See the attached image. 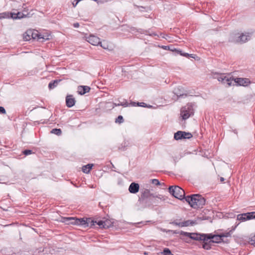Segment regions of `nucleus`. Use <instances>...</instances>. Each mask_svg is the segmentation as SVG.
<instances>
[{
  "label": "nucleus",
  "mask_w": 255,
  "mask_h": 255,
  "mask_svg": "<svg viewBox=\"0 0 255 255\" xmlns=\"http://www.w3.org/2000/svg\"><path fill=\"white\" fill-rule=\"evenodd\" d=\"M193 106L191 103L187 104L181 109L180 116L184 120L188 119L191 115H193Z\"/></svg>",
  "instance_id": "3"
},
{
  "label": "nucleus",
  "mask_w": 255,
  "mask_h": 255,
  "mask_svg": "<svg viewBox=\"0 0 255 255\" xmlns=\"http://www.w3.org/2000/svg\"><path fill=\"white\" fill-rule=\"evenodd\" d=\"M23 17V14L21 12H17V13H13L12 14V17L14 19H20Z\"/></svg>",
  "instance_id": "25"
},
{
  "label": "nucleus",
  "mask_w": 255,
  "mask_h": 255,
  "mask_svg": "<svg viewBox=\"0 0 255 255\" xmlns=\"http://www.w3.org/2000/svg\"><path fill=\"white\" fill-rule=\"evenodd\" d=\"M72 4L74 7H76L78 3H76V1L75 0Z\"/></svg>",
  "instance_id": "41"
},
{
  "label": "nucleus",
  "mask_w": 255,
  "mask_h": 255,
  "mask_svg": "<svg viewBox=\"0 0 255 255\" xmlns=\"http://www.w3.org/2000/svg\"><path fill=\"white\" fill-rule=\"evenodd\" d=\"M76 100L71 95H67L66 97V104L68 108L74 106L75 104Z\"/></svg>",
  "instance_id": "14"
},
{
  "label": "nucleus",
  "mask_w": 255,
  "mask_h": 255,
  "mask_svg": "<svg viewBox=\"0 0 255 255\" xmlns=\"http://www.w3.org/2000/svg\"><path fill=\"white\" fill-rule=\"evenodd\" d=\"M0 113H1V114H5L6 113L5 110L2 107H0Z\"/></svg>",
  "instance_id": "37"
},
{
  "label": "nucleus",
  "mask_w": 255,
  "mask_h": 255,
  "mask_svg": "<svg viewBox=\"0 0 255 255\" xmlns=\"http://www.w3.org/2000/svg\"><path fill=\"white\" fill-rule=\"evenodd\" d=\"M207 241L208 240L212 239L210 241V242L220 243L223 241V239H222V236L220 235H212V234H206Z\"/></svg>",
  "instance_id": "10"
},
{
  "label": "nucleus",
  "mask_w": 255,
  "mask_h": 255,
  "mask_svg": "<svg viewBox=\"0 0 255 255\" xmlns=\"http://www.w3.org/2000/svg\"><path fill=\"white\" fill-rule=\"evenodd\" d=\"M25 35L24 34V39L25 40L27 41L29 40L30 38V35H31L33 39H35L36 38H37L38 39H43L44 40H47L49 39V36L50 35H47L46 36H44L42 34H38L37 31L36 32H32L31 31H28L25 33Z\"/></svg>",
  "instance_id": "7"
},
{
  "label": "nucleus",
  "mask_w": 255,
  "mask_h": 255,
  "mask_svg": "<svg viewBox=\"0 0 255 255\" xmlns=\"http://www.w3.org/2000/svg\"><path fill=\"white\" fill-rule=\"evenodd\" d=\"M192 137V134L190 132L183 131H178L174 135V138L176 140L190 139Z\"/></svg>",
  "instance_id": "9"
},
{
  "label": "nucleus",
  "mask_w": 255,
  "mask_h": 255,
  "mask_svg": "<svg viewBox=\"0 0 255 255\" xmlns=\"http://www.w3.org/2000/svg\"><path fill=\"white\" fill-rule=\"evenodd\" d=\"M93 166V164H88L82 167V171L84 173H89Z\"/></svg>",
  "instance_id": "20"
},
{
  "label": "nucleus",
  "mask_w": 255,
  "mask_h": 255,
  "mask_svg": "<svg viewBox=\"0 0 255 255\" xmlns=\"http://www.w3.org/2000/svg\"><path fill=\"white\" fill-rule=\"evenodd\" d=\"M172 51H175L177 52V53H179L180 55H181V54H183V52L181 50H177L176 49H172L171 50Z\"/></svg>",
  "instance_id": "38"
},
{
  "label": "nucleus",
  "mask_w": 255,
  "mask_h": 255,
  "mask_svg": "<svg viewBox=\"0 0 255 255\" xmlns=\"http://www.w3.org/2000/svg\"><path fill=\"white\" fill-rule=\"evenodd\" d=\"M139 186L138 184L132 182L129 186L128 190L131 193L135 194L138 192Z\"/></svg>",
  "instance_id": "15"
},
{
  "label": "nucleus",
  "mask_w": 255,
  "mask_h": 255,
  "mask_svg": "<svg viewBox=\"0 0 255 255\" xmlns=\"http://www.w3.org/2000/svg\"><path fill=\"white\" fill-rule=\"evenodd\" d=\"M87 41L92 45L95 46L99 45L101 43L100 38L94 35H91L87 37Z\"/></svg>",
  "instance_id": "12"
},
{
  "label": "nucleus",
  "mask_w": 255,
  "mask_h": 255,
  "mask_svg": "<svg viewBox=\"0 0 255 255\" xmlns=\"http://www.w3.org/2000/svg\"><path fill=\"white\" fill-rule=\"evenodd\" d=\"M246 213L239 214L237 216V220L241 222H244L246 220H248V219H246Z\"/></svg>",
  "instance_id": "22"
},
{
  "label": "nucleus",
  "mask_w": 255,
  "mask_h": 255,
  "mask_svg": "<svg viewBox=\"0 0 255 255\" xmlns=\"http://www.w3.org/2000/svg\"><path fill=\"white\" fill-rule=\"evenodd\" d=\"M177 90H179V88H178L177 89H175L174 92L175 94H176L178 97H180V96H182L184 95L183 94L178 93L177 91Z\"/></svg>",
  "instance_id": "36"
},
{
  "label": "nucleus",
  "mask_w": 255,
  "mask_h": 255,
  "mask_svg": "<svg viewBox=\"0 0 255 255\" xmlns=\"http://www.w3.org/2000/svg\"><path fill=\"white\" fill-rule=\"evenodd\" d=\"M206 242V241H204V243L202 245V248L205 250H209L211 248L210 244L211 242H210V241L208 243Z\"/></svg>",
  "instance_id": "24"
},
{
  "label": "nucleus",
  "mask_w": 255,
  "mask_h": 255,
  "mask_svg": "<svg viewBox=\"0 0 255 255\" xmlns=\"http://www.w3.org/2000/svg\"><path fill=\"white\" fill-rule=\"evenodd\" d=\"M232 234V231L231 230L229 232H225L224 233L220 234V236H222V239H223L224 237H231Z\"/></svg>",
  "instance_id": "26"
},
{
  "label": "nucleus",
  "mask_w": 255,
  "mask_h": 255,
  "mask_svg": "<svg viewBox=\"0 0 255 255\" xmlns=\"http://www.w3.org/2000/svg\"><path fill=\"white\" fill-rule=\"evenodd\" d=\"M116 106H124L125 107H126L128 106V103L127 102L125 101L124 102H122V103H121L120 104H115Z\"/></svg>",
  "instance_id": "33"
},
{
  "label": "nucleus",
  "mask_w": 255,
  "mask_h": 255,
  "mask_svg": "<svg viewBox=\"0 0 255 255\" xmlns=\"http://www.w3.org/2000/svg\"><path fill=\"white\" fill-rule=\"evenodd\" d=\"M215 78L224 85H227L228 87L231 86L233 81H234L235 79L232 76L225 74H217Z\"/></svg>",
  "instance_id": "5"
},
{
  "label": "nucleus",
  "mask_w": 255,
  "mask_h": 255,
  "mask_svg": "<svg viewBox=\"0 0 255 255\" xmlns=\"http://www.w3.org/2000/svg\"><path fill=\"white\" fill-rule=\"evenodd\" d=\"M246 215V219H247L248 220L255 219V212L247 213Z\"/></svg>",
  "instance_id": "23"
},
{
  "label": "nucleus",
  "mask_w": 255,
  "mask_h": 255,
  "mask_svg": "<svg viewBox=\"0 0 255 255\" xmlns=\"http://www.w3.org/2000/svg\"><path fill=\"white\" fill-rule=\"evenodd\" d=\"M51 132L56 135H60L61 134V130L60 128H54L51 131Z\"/></svg>",
  "instance_id": "27"
},
{
  "label": "nucleus",
  "mask_w": 255,
  "mask_h": 255,
  "mask_svg": "<svg viewBox=\"0 0 255 255\" xmlns=\"http://www.w3.org/2000/svg\"><path fill=\"white\" fill-rule=\"evenodd\" d=\"M249 33H235L231 35V41L236 43H244L250 39Z\"/></svg>",
  "instance_id": "4"
},
{
  "label": "nucleus",
  "mask_w": 255,
  "mask_h": 255,
  "mask_svg": "<svg viewBox=\"0 0 255 255\" xmlns=\"http://www.w3.org/2000/svg\"><path fill=\"white\" fill-rule=\"evenodd\" d=\"M196 222L195 221H191V220H187L183 222H181L178 224L176 223V225H178V226L180 227H187L190 225H193L195 224Z\"/></svg>",
  "instance_id": "19"
},
{
  "label": "nucleus",
  "mask_w": 255,
  "mask_h": 255,
  "mask_svg": "<svg viewBox=\"0 0 255 255\" xmlns=\"http://www.w3.org/2000/svg\"><path fill=\"white\" fill-rule=\"evenodd\" d=\"M151 181L152 184H155L156 185H159L160 184L159 180L156 179H151Z\"/></svg>",
  "instance_id": "32"
},
{
  "label": "nucleus",
  "mask_w": 255,
  "mask_h": 255,
  "mask_svg": "<svg viewBox=\"0 0 255 255\" xmlns=\"http://www.w3.org/2000/svg\"><path fill=\"white\" fill-rule=\"evenodd\" d=\"M182 56H185V57H190L192 58H194V55L193 54H189L187 53H183V54H181Z\"/></svg>",
  "instance_id": "34"
},
{
  "label": "nucleus",
  "mask_w": 255,
  "mask_h": 255,
  "mask_svg": "<svg viewBox=\"0 0 255 255\" xmlns=\"http://www.w3.org/2000/svg\"><path fill=\"white\" fill-rule=\"evenodd\" d=\"M185 201L193 208L202 207L205 204V199L199 194H193L185 198Z\"/></svg>",
  "instance_id": "1"
},
{
  "label": "nucleus",
  "mask_w": 255,
  "mask_h": 255,
  "mask_svg": "<svg viewBox=\"0 0 255 255\" xmlns=\"http://www.w3.org/2000/svg\"><path fill=\"white\" fill-rule=\"evenodd\" d=\"M90 222H91L90 219H87L86 220H85L83 218L78 219L75 218L73 221L74 225H83L85 227L88 226Z\"/></svg>",
  "instance_id": "13"
},
{
  "label": "nucleus",
  "mask_w": 255,
  "mask_h": 255,
  "mask_svg": "<svg viewBox=\"0 0 255 255\" xmlns=\"http://www.w3.org/2000/svg\"><path fill=\"white\" fill-rule=\"evenodd\" d=\"M234 82L238 86H247L250 83L251 81L248 78H237L234 79Z\"/></svg>",
  "instance_id": "11"
},
{
  "label": "nucleus",
  "mask_w": 255,
  "mask_h": 255,
  "mask_svg": "<svg viewBox=\"0 0 255 255\" xmlns=\"http://www.w3.org/2000/svg\"><path fill=\"white\" fill-rule=\"evenodd\" d=\"M23 153L25 155H28L31 154L32 153V150H25L23 152Z\"/></svg>",
  "instance_id": "35"
},
{
  "label": "nucleus",
  "mask_w": 255,
  "mask_h": 255,
  "mask_svg": "<svg viewBox=\"0 0 255 255\" xmlns=\"http://www.w3.org/2000/svg\"><path fill=\"white\" fill-rule=\"evenodd\" d=\"M181 235L188 237L194 240L207 241L206 234L182 232Z\"/></svg>",
  "instance_id": "6"
},
{
  "label": "nucleus",
  "mask_w": 255,
  "mask_h": 255,
  "mask_svg": "<svg viewBox=\"0 0 255 255\" xmlns=\"http://www.w3.org/2000/svg\"><path fill=\"white\" fill-rule=\"evenodd\" d=\"M169 192L174 197L179 200L185 199V192L178 186H171L169 187Z\"/></svg>",
  "instance_id": "2"
},
{
  "label": "nucleus",
  "mask_w": 255,
  "mask_h": 255,
  "mask_svg": "<svg viewBox=\"0 0 255 255\" xmlns=\"http://www.w3.org/2000/svg\"><path fill=\"white\" fill-rule=\"evenodd\" d=\"M60 81H61L60 80H54L52 82H50L49 83V84H48V88L50 89H52L54 88L55 87H56L57 86L58 83Z\"/></svg>",
  "instance_id": "21"
},
{
  "label": "nucleus",
  "mask_w": 255,
  "mask_h": 255,
  "mask_svg": "<svg viewBox=\"0 0 255 255\" xmlns=\"http://www.w3.org/2000/svg\"><path fill=\"white\" fill-rule=\"evenodd\" d=\"M91 226L95 225V223H96L99 226L104 228H108L109 227V221H99L98 222L94 221L91 220Z\"/></svg>",
  "instance_id": "16"
},
{
  "label": "nucleus",
  "mask_w": 255,
  "mask_h": 255,
  "mask_svg": "<svg viewBox=\"0 0 255 255\" xmlns=\"http://www.w3.org/2000/svg\"><path fill=\"white\" fill-rule=\"evenodd\" d=\"M104 49H109V45L108 43L105 41H103V42L101 41V43L99 44Z\"/></svg>",
  "instance_id": "29"
},
{
  "label": "nucleus",
  "mask_w": 255,
  "mask_h": 255,
  "mask_svg": "<svg viewBox=\"0 0 255 255\" xmlns=\"http://www.w3.org/2000/svg\"><path fill=\"white\" fill-rule=\"evenodd\" d=\"M162 254L163 255H173L170 250L168 248H165L163 252H162Z\"/></svg>",
  "instance_id": "28"
},
{
  "label": "nucleus",
  "mask_w": 255,
  "mask_h": 255,
  "mask_svg": "<svg viewBox=\"0 0 255 255\" xmlns=\"http://www.w3.org/2000/svg\"><path fill=\"white\" fill-rule=\"evenodd\" d=\"M249 243L251 245H255V235L251 236L249 238Z\"/></svg>",
  "instance_id": "30"
},
{
  "label": "nucleus",
  "mask_w": 255,
  "mask_h": 255,
  "mask_svg": "<svg viewBox=\"0 0 255 255\" xmlns=\"http://www.w3.org/2000/svg\"><path fill=\"white\" fill-rule=\"evenodd\" d=\"M153 197L154 198H158L161 200L164 201L166 198L161 195H156L151 193L149 190L144 189L141 191V195L140 199H147L150 197Z\"/></svg>",
  "instance_id": "8"
},
{
  "label": "nucleus",
  "mask_w": 255,
  "mask_h": 255,
  "mask_svg": "<svg viewBox=\"0 0 255 255\" xmlns=\"http://www.w3.org/2000/svg\"><path fill=\"white\" fill-rule=\"evenodd\" d=\"M90 90V88L87 86H79L78 87V93L79 94L83 95Z\"/></svg>",
  "instance_id": "17"
},
{
  "label": "nucleus",
  "mask_w": 255,
  "mask_h": 255,
  "mask_svg": "<svg viewBox=\"0 0 255 255\" xmlns=\"http://www.w3.org/2000/svg\"><path fill=\"white\" fill-rule=\"evenodd\" d=\"M166 46H165V47L164 48L165 49H166Z\"/></svg>",
  "instance_id": "44"
},
{
  "label": "nucleus",
  "mask_w": 255,
  "mask_h": 255,
  "mask_svg": "<svg viewBox=\"0 0 255 255\" xmlns=\"http://www.w3.org/2000/svg\"><path fill=\"white\" fill-rule=\"evenodd\" d=\"M220 180H221V181H223L224 180V178L223 177H221Z\"/></svg>",
  "instance_id": "42"
},
{
  "label": "nucleus",
  "mask_w": 255,
  "mask_h": 255,
  "mask_svg": "<svg viewBox=\"0 0 255 255\" xmlns=\"http://www.w3.org/2000/svg\"><path fill=\"white\" fill-rule=\"evenodd\" d=\"M145 105V103H137V105L139 106H142V107H145L144 105Z\"/></svg>",
  "instance_id": "40"
},
{
  "label": "nucleus",
  "mask_w": 255,
  "mask_h": 255,
  "mask_svg": "<svg viewBox=\"0 0 255 255\" xmlns=\"http://www.w3.org/2000/svg\"><path fill=\"white\" fill-rule=\"evenodd\" d=\"M124 122V119L122 116H119L116 120V123L121 124Z\"/></svg>",
  "instance_id": "31"
},
{
  "label": "nucleus",
  "mask_w": 255,
  "mask_h": 255,
  "mask_svg": "<svg viewBox=\"0 0 255 255\" xmlns=\"http://www.w3.org/2000/svg\"><path fill=\"white\" fill-rule=\"evenodd\" d=\"M74 220L75 218L73 217H62L60 221L63 223H65L66 224H71L74 225L73 221Z\"/></svg>",
  "instance_id": "18"
},
{
  "label": "nucleus",
  "mask_w": 255,
  "mask_h": 255,
  "mask_svg": "<svg viewBox=\"0 0 255 255\" xmlns=\"http://www.w3.org/2000/svg\"><path fill=\"white\" fill-rule=\"evenodd\" d=\"M90 187H91V188H95V187H94V186H93V185L91 186Z\"/></svg>",
  "instance_id": "43"
},
{
  "label": "nucleus",
  "mask_w": 255,
  "mask_h": 255,
  "mask_svg": "<svg viewBox=\"0 0 255 255\" xmlns=\"http://www.w3.org/2000/svg\"><path fill=\"white\" fill-rule=\"evenodd\" d=\"M73 26L75 28H78L79 26V23H75L73 24Z\"/></svg>",
  "instance_id": "39"
}]
</instances>
